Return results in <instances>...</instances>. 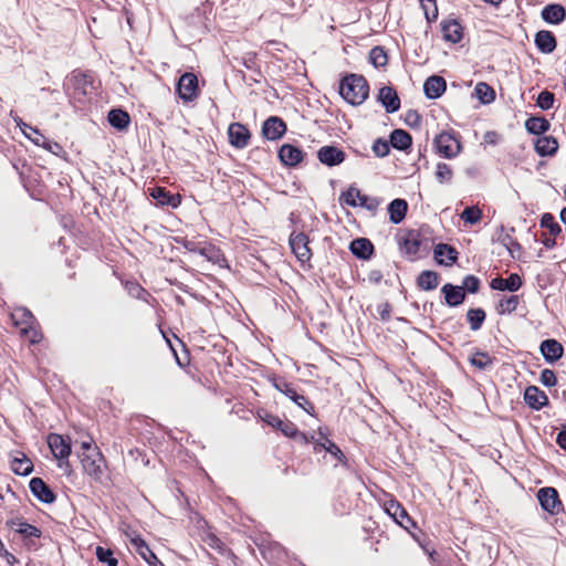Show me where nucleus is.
<instances>
[{
  "mask_svg": "<svg viewBox=\"0 0 566 566\" xmlns=\"http://www.w3.org/2000/svg\"><path fill=\"white\" fill-rule=\"evenodd\" d=\"M460 217L464 222L475 224L481 220L482 211L478 207H467Z\"/></svg>",
  "mask_w": 566,
  "mask_h": 566,
  "instance_id": "obj_49",
  "label": "nucleus"
},
{
  "mask_svg": "<svg viewBox=\"0 0 566 566\" xmlns=\"http://www.w3.org/2000/svg\"><path fill=\"white\" fill-rule=\"evenodd\" d=\"M411 143V136L403 129H395L390 134V145L396 149L406 150Z\"/></svg>",
  "mask_w": 566,
  "mask_h": 566,
  "instance_id": "obj_34",
  "label": "nucleus"
},
{
  "mask_svg": "<svg viewBox=\"0 0 566 566\" xmlns=\"http://www.w3.org/2000/svg\"><path fill=\"white\" fill-rule=\"evenodd\" d=\"M556 442L562 449L566 450V430L557 434Z\"/></svg>",
  "mask_w": 566,
  "mask_h": 566,
  "instance_id": "obj_64",
  "label": "nucleus"
},
{
  "mask_svg": "<svg viewBox=\"0 0 566 566\" xmlns=\"http://www.w3.org/2000/svg\"><path fill=\"white\" fill-rule=\"evenodd\" d=\"M441 292L444 295L446 303L451 307L461 305L465 300V292L463 291V287L451 283L444 284Z\"/></svg>",
  "mask_w": 566,
  "mask_h": 566,
  "instance_id": "obj_23",
  "label": "nucleus"
},
{
  "mask_svg": "<svg viewBox=\"0 0 566 566\" xmlns=\"http://www.w3.org/2000/svg\"><path fill=\"white\" fill-rule=\"evenodd\" d=\"M499 241L510 251L512 254L513 248L521 249L520 243H517L511 234L504 233V228H501V234L499 235Z\"/></svg>",
  "mask_w": 566,
  "mask_h": 566,
  "instance_id": "obj_57",
  "label": "nucleus"
},
{
  "mask_svg": "<svg viewBox=\"0 0 566 566\" xmlns=\"http://www.w3.org/2000/svg\"><path fill=\"white\" fill-rule=\"evenodd\" d=\"M203 542L211 548L222 552L223 551V543L222 541L214 534H207L203 537Z\"/></svg>",
  "mask_w": 566,
  "mask_h": 566,
  "instance_id": "obj_60",
  "label": "nucleus"
},
{
  "mask_svg": "<svg viewBox=\"0 0 566 566\" xmlns=\"http://www.w3.org/2000/svg\"><path fill=\"white\" fill-rule=\"evenodd\" d=\"M525 127L528 133L534 135H541L547 132L551 127V124L544 117H530L525 122Z\"/></svg>",
  "mask_w": 566,
  "mask_h": 566,
  "instance_id": "obj_36",
  "label": "nucleus"
},
{
  "mask_svg": "<svg viewBox=\"0 0 566 566\" xmlns=\"http://www.w3.org/2000/svg\"><path fill=\"white\" fill-rule=\"evenodd\" d=\"M48 444L53 455L59 460H65L71 454V444L57 433L49 434Z\"/></svg>",
  "mask_w": 566,
  "mask_h": 566,
  "instance_id": "obj_15",
  "label": "nucleus"
},
{
  "mask_svg": "<svg viewBox=\"0 0 566 566\" xmlns=\"http://www.w3.org/2000/svg\"><path fill=\"white\" fill-rule=\"evenodd\" d=\"M264 421L270 424L271 427L273 428H279V426L282 424V419H280L277 416H274V415H271V413H268L264 418Z\"/></svg>",
  "mask_w": 566,
  "mask_h": 566,
  "instance_id": "obj_63",
  "label": "nucleus"
},
{
  "mask_svg": "<svg viewBox=\"0 0 566 566\" xmlns=\"http://www.w3.org/2000/svg\"><path fill=\"white\" fill-rule=\"evenodd\" d=\"M490 285L493 290L515 292L522 286V279L518 274L512 273L506 279H493Z\"/></svg>",
  "mask_w": 566,
  "mask_h": 566,
  "instance_id": "obj_25",
  "label": "nucleus"
},
{
  "mask_svg": "<svg viewBox=\"0 0 566 566\" xmlns=\"http://www.w3.org/2000/svg\"><path fill=\"white\" fill-rule=\"evenodd\" d=\"M108 122L114 128L124 130L129 125L130 118L128 113L123 109H112L108 113Z\"/></svg>",
  "mask_w": 566,
  "mask_h": 566,
  "instance_id": "obj_35",
  "label": "nucleus"
},
{
  "mask_svg": "<svg viewBox=\"0 0 566 566\" xmlns=\"http://www.w3.org/2000/svg\"><path fill=\"white\" fill-rule=\"evenodd\" d=\"M316 446L322 447L338 460H340L344 457L342 450L333 441L324 437L322 433L319 440H316Z\"/></svg>",
  "mask_w": 566,
  "mask_h": 566,
  "instance_id": "obj_45",
  "label": "nucleus"
},
{
  "mask_svg": "<svg viewBox=\"0 0 566 566\" xmlns=\"http://www.w3.org/2000/svg\"><path fill=\"white\" fill-rule=\"evenodd\" d=\"M485 312L482 308H470L467 313V319L472 331H478L482 327L485 321Z\"/></svg>",
  "mask_w": 566,
  "mask_h": 566,
  "instance_id": "obj_40",
  "label": "nucleus"
},
{
  "mask_svg": "<svg viewBox=\"0 0 566 566\" xmlns=\"http://www.w3.org/2000/svg\"><path fill=\"white\" fill-rule=\"evenodd\" d=\"M458 252L446 243H439L434 248V258L439 264L450 265L457 260Z\"/></svg>",
  "mask_w": 566,
  "mask_h": 566,
  "instance_id": "obj_28",
  "label": "nucleus"
},
{
  "mask_svg": "<svg viewBox=\"0 0 566 566\" xmlns=\"http://www.w3.org/2000/svg\"><path fill=\"white\" fill-rule=\"evenodd\" d=\"M541 353L547 363H555L564 353L563 346L556 339H545L539 346Z\"/></svg>",
  "mask_w": 566,
  "mask_h": 566,
  "instance_id": "obj_22",
  "label": "nucleus"
},
{
  "mask_svg": "<svg viewBox=\"0 0 566 566\" xmlns=\"http://www.w3.org/2000/svg\"><path fill=\"white\" fill-rule=\"evenodd\" d=\"M303 151L291 144H284L279 150L281 161L286 166H296L303 160Z\"/></svg>",
  "mask_w": 566,
  "mask_h": 566,
  "instance_id": "obj_21",
  "label": "nucleus"
},
{
  "mask_svg": "<svg viewBox=\"0 0 566 566\" xmlns=\"http://www.w3.org/2000/svg\"><path fill=\"white\" fill-rule=\"evenodd\" d=\"M474 94L483 104H489L495 99L494 90L484 82H480L475 85Z\"/></svg>",
  "mask_w": 566,
  "mask_h": 566,
  "instance_id": "obj_38",
  "label": "nucleus"
},
{
  "mask_svg": "<svg viewBox=\"0 0 566 566\" xmlns=\"http://www.w3.org/2000/svg\"><path fill=\"white\" fill-rule=\"evenodd\" d=\"M22 133L25 137H28L32 143H34L38 146H41L45 149H50V142L46 139L45 136H43L38 128L32 127L29 125V127L22 128Z\"/></svg>",
  "mask_w": 566,
  "mask_h": 566,
  "instance_id": "obj_39",
  "label": "nucleus"
},
{
  "mask_svg": "<svg viewBox=\"0 0 566 566\" xmlns=\"http://www.w3.org/2000/svg\"><path fill=\"white\" fill-rule=\"evenodd\" d=\"M453 177L451 167L446 163H438L436 167V178L440 184L450 182Z\"/></svg>",
  "mask_w": 566,
  "mask_h": 566,
  "instance_id": "obj_47",
  "label": "nucleus"
},
{
  "mask_svg": "<svg viewBox=\"0 0 566 566\" xmlns=\"http://www.w3.org/2000/svg\"><path fill=\"white\" fill-rule=\"evenodd\" d=\"M421 122V117L420 115L416 112V111H410L408 112L407 116H406V123L413 127V126H418Z\"/></svg>",
  "mask_w": 566,
  "mask_h": 566,
  "instance_id": "obj_61",
  "label": "nucleus"
},
{
  "mask_svg": "<svg viewBox=\"0 0 566 566\" xmlns=\"http://www.w3.org/2000/svg\"><path fill=\"white\" fill-rule=\"evenodd\" d=\"M369 61L376 67H382L387 65L388 57L385 50L381 46H375L370 50Z\"/></svg>",
  "mask_w": 566,
  "mask_h": 566,
  "instance_id": "obj_44",
  "label": "nucleus"
},
{
  "mask_svg": "<svg viewBox=\"0 0 566 566\" xmlns=\"http://www.w3.org/2000/svg\"><path fill=\"white\" fill-rule=\"evenodd\" d=\"M439 280L440 276L437 272L426 270L419 274L417 283L420 289L424 291H432L439 285Z\"/></svg>",
  "mask_w": 566,
  "mask_h": 566,
  "instance_id": "obj_33",
  "label": "nucleus"
},
{
  "mask_svg": "<svg viewBox=\"0 0 566 566\" xmlns=\"http://www.w3.org/2000/svg\"><path fill=\"white\" fill-rule=\"evenodd\" d=\"M176 91L185 102H192L199 95L198 78L193 73L187 72L179 77Z\"/></svg>",
  "mask_w": 566,
  "mask_h": 566,
  "instance_id": "obj_3",
  "label": "nucleus"
},
{
  "mask_svg": "<svg viewBox=\"0 0 566 566\" xmlns=\"http://www.w3.org/2000/svg\"><path fill=\"white\" fill-rule=\"evenodd\" d=\"M537 499L542 509L549 514H558L563 510L558 492L554 488H542L537 492Z\"/></svg>",
  "mask_w": 566,
  "mask_h": 566,
  "instance_id": "obj_6",
  "label": "nucleus"
},
{
  "mask_svg": "<svg viewBox=\"0 0 566 566\" xmlns=\"http://www.w3.org/2000/svg\"><path fill=\"white\" fill-rule=\"evenodd\" d=\"M408 203L403 199H395L388 206L389 220L394 224L400 223L407 213Z\"/></svg>",
  "mask_w": 566,
  "mask_h": 566,
  "instance_id": "obj_30",
  "label": "nucleus"
},
{
  "mask_svg": "<svg viewBox=\"0 0 566 566\" xmlns=\"http://www.w3.org/2000/svg\"><path fill=\"white\" fill-rule=\"evenodd\" d=\"M542 19L551 24H559L566 18V9L562 4L552 3L543 8Z\"/></svg>",
  "mask_w": 566,
  "mask_h": 566,
  "instance_id": "obj_24",
  "label": "nucleus"
},
{
  "mask_svg": "<svg viewBox=\"0 0 566 566\" xmlns=\"http://www.w3.org/2000/svg\"><path fill=\"white\" fill-rule=\"evenodd\" d=\"M470 363L474 367L483 370L493 365V359L490 357L489 354L483 353V352H478L471 357Z\"/></svg>",
  "mask_w": 566,
  "mask_h": 566,
  "instance_id": "obj_46",
  "label": "nucleus"
},
{
  "mask_svg": "<svg viewBox=\"0 0 566 566\" xmlns=\"http://www.w3.org/2000/svg\"><path fill=\"white\" fill-rule=\"evenodd\" d=\"M289 243L292 252L301 263H305L311 260L312 251L308 247L310 240L304 232L293 231L290 234Z\"/></svg>",
  "mask_w": 566,
  "mask_h": 566,
  "instance_id": "obj_4",
  "label": "nucleus"
},
{
  "mask_svg": "<svg viewBox=\"0 0 566 566\" xmlns=\"http://www.w3.org/2000/svg\"><path fill=\"white\" fill-rule=\"evenodd\" d=\"M447 88L446 80L439 75L428 77L423 84V92L430 99L440 97Z\"/></svg>",
  "mask_w": 566,
  "mask_h": 566,
  "instance_id": "obj_20",
  "label": "nucleus"
},
{
  "mask_svg": "<svg viewBox=\"0 0 566 566\" xmlns=\"http://www.w3.org/2000/svg\"><path fill=\"white\" fill-rule=\"evenodd\" d=\"M104 462V457L98 449H91V454L81 455L83 470L94 480H101Z\"/></svg>",
  "mask_w": 566,
  "mask_h": 566,
  "instance_id": "obj_5",
  "label": "nucleus"
},
{
  "mask_svg": "<svg viewBox=\"0 0 566 566\" xmlns=\"http://www.w3.org/2000/svg\"><path fill=\"white\" fill-rule=\"evenodd\" d=\"M357 203L358 206L374 212L377 210L380 202L377 198L368 197L359 191V196H357Z\"/></svg>",
  "mask_w": 566,
  "mask_h": 566,
  "instance_id": "obj_50",
  "label": "nucleus"
},
{
  "mask_svg": "<svg viewBox=\"0 0 566 566\" xmlns=\"http://www.w3.org/2000/svg\"><path fill=\"white\" fill-rule=\"evenodd\" d=\"M229 142L235 148H244L249 145L251 134L241 123H232L228 128Z\"/></svg>",
  "mask_w": 566,
  "mask_h": 566,
  "instance_id": "obj_11",
  "label": "nucleus"
},
{
  "mask_svg": "<svg viewBox=\"0 0 566 566\" xmlns=\"http://www.w3.org/2000/svg\"><path fill=\"white\" fill-rule=\"evenodd\" d=\"M349 250L358 259L368 260L374 252V245L368 239L358 238L350 242Z\"/></svg>",
  "mask_w": 566,
  "mask_h": 566,
  "instance_id": "obj_26",
  "label": "nucleus"
},
{
  "mask_svg": "<svg viewBox=\"0 0 566 566\" xmlns=\"http://www.w3.org/2000/svg\"><path fill=\"white\" fill-rule=\"evenodd\" d=\"M373 151L377 157H386L390 151L389 143L385 139L378 138L373 145Z\"/></svg>",
  "mask_w": 566,
  "mask_h": 566,
  "instance_id": "obj_58",
  "label": "nucleus"
},
{
  "mask_svg": "<svg viewBox=\"0 0 566 566\" xmlns=\"http://www.w3.org/2000/svg\"><path fill=\"white\" fill-rule=\"evenodd\" d=\"M460 287H463L464 292L476 293L480 289V280L474 275H467Z\"/></svg>",
  "mask_w": 566,
  "mask_h": 566,
  "instance_id": "obj_55",
  "label": "nucleus"
},
{
  "mask_svg": "<svg viewBox=\"0 0 566 566\" xmlns=\"http://www.w3.org/2000/svg\"><path fill=\"white\" fill-rule=\"evenodd\" d=\"M339 93L352 105H360L368 97L369 85L363 75L349 74L342 80Z\"/></svg>",
  "mask_w": 566,
  "mask_h": 566,
  "instance_id": "obj_1",
  "label": "nucleus"
},
{
  "mask_svg": "<svg viewBox=\"0 0 566 566\" xmlns=\"http://www.w3.org/2000/svg\"><path fill=\"white\" fill-rule=\"evenodd\" d=\"M95 554L98 562L106 564L107 566H118V560L114 556L112 549L97 546Z\"/></svg>",
  "mask_w": 566,
  "mask_h": 566,
  "instance_id": "obj_42",
  "label": "nucleus"
},
{
  "mask_svg": "<svg viewBox=\"0 0 566 566\" xmlns=\"http://www.w3.org/2000/svg\"><path fill=\"white\" fill-rule=\"evenodd\" d=\"M135 546L137 553L145 559L147 557H154L153 551L148 547L144 539L140 537L134 538L132 541Z\"/></svg>",
  "mask_w": 566,
  "mask_h": 566,
  "instance_id": "obj_56",
  "label": "nucleus"
},
{
  "mask_svg": "<svg viewBox=\"0 0 566 566\" xmlns=\"http://www.w3.org/2000/svg\"><path fill=\"white\" fill-rule=\"evenodd\" d=\"M150 196L160 205L163 206H169L172 208H176L180 200L169 193L165 188L163 187H154L150 189Z\"/></svg>",
  "mask_w": 566,
  "mask_h": 566,
  "instance_id": "obj_32",
  "label": "nucleus"
},
{
  "mask_svg": "<svg viewBox=\"0 0 566 566\" xmlns=\"http://www.w3.org/2000/svg\"><path fill=\"white\" fill-rule=\"evenodd\" d=\"M554 94L549 91H543L538 94L536 104L539 108L547 111L554 105Z\"/></svg>",
  "mask_w": 566,
  "mask_h": 566,
  "instance_id": "obj_53",
  "label": "nucleus"
},
{
  "mask_svg": "<svg viewBox=\"0 0 566 566\" xmlns=\"http://www.w3.org/2000/svg\"><path fill=\"white\" fill-rule=\"evenodd\" d=\"M378 101L382 104L387 113H395L400 107V98L391 86H384L379 90Z\"/></svg>",
  "mask_w": 566,
  "mask_h": 566,
  "instance_id": "obj_18",
  "label": "nucleus"
},
{
  "mask_svg": "<svg viewBox=\"0 0 566 566\" xmlns=\"http://www.w3.org/2000/svg\"><path fill=\"white\" fill-rule=\"evenodd\" d=\"M434 144L438 153L446 158L455 157L461 149L459 140L450 133H441L438 135L434 138Z\"/></svg>",
  "mask_w": 566,
  "mask_h": 566,
  "instance_id": "obj_8",
  "label": "nucleus"
},
{
  "mask_svg": "<svg viewBox=\"0 0 566 566\" xmlns=\"http://www.w3.org/2000/svg\"><path fill=\"white\" fill-rule=\"evenodd\" d=\"M520 298L517 295H511L500 301L497 311L500 314L512 313L516 310Z\"/></svg>",
  "mask_w": 566,
  "mask_h": 566,
  "instance_id": "obj_48",
  "label": "nucleus"
},
{
  "mask_svg": "<svg viewBox=\"0 0 566 566\" xmlns=\"http://www.w3.org/2000/svg\"><path fill=\"white\" fill-rule=\"evenodd\" d=\"M386 511L405 530H409V526H415V522L410 518L406 509L399 502L394 500L387 502Z\"/></svg>",
  "mask_w": 566,
  "mask_h": 566,
  "instance_id": "obj_14",
  "label": "nucleus"
},
{
  "mask_svg": "<svg viewBox=\"0 0 566 566\" xmlns=\"http://www.w3.org/2000/svg\"><path fill=\"white\" fill-rule=\"evenodd\" d=\"M357 196H359V189L352 186L347 189V191H345L340 195L339 200H340V202H343L347 206L357 207L358 206Z\"/></svg>",
  "mask_w": 566,
  "mask_h": 566,
  "instance_id": "obj_52",
  "label": "nucleus"
},
{
  "mask_svg": "<svg viewBox=\"0 0 566 566\" xmlns=\"http://www.w3.org/2000/svg\"><path fill=\"white\" fill-rule=\"evenodd\" d=\"M541 226L543 228H547L553 235H556L562 231L560 226L555 221L551 213L543 214L541 219Z\"/></svg>",
  "mask_w": 566,
  "mask_h": 566,
  "instance_id": "obj_54",
  "label": "nucleus"
},
{
  "mask_svg": "<svg viewBox=\"0 0 566 566\" xmlns=\"http://www.w3.org/2000/svg\"><path fill=\"white\" fill-rule=\"evenodd\" d=\"M11 319L30 343L35 344L41 340L40 332L33 326L35 318L29 310L23 307L14 310L11 313Z\"/></svg>",
  "mask_w": 566,
  "mask_h": 566,
  "instance_id": "obj_2",
  "label": "nucleus"
},
{
  "mask_svg": "<svg viewBox=\"0 0 566 566\" xmlns=\"http://www.w3.org/2000/svg\"><path fill=\"white\" fill-rule=\"evenodd\" d=\"M21 458H14L11 462V469L15 474L28 475L33 470V464L24 454Z\"/></svg>",
  "mask_w": 566,
  "mask_h": 566,
  "instance_id": "obj_37",
  "label": "nucleus"
},
{
  "mask_svg": "<svg viewBox=\"0 0 566 566\" xmlns=\"http://www.w3.org/2000/svg\"><path fill=\"white\" fill-rule=\"evenodd\" d=\"M66 91L73 90L75 95L86 96L93 87L92 80L88 75L73 72L65 83Z\"/></svg>",
  "mask_w": 566,
  "mask_h": 566,
  "instance_id": "obj_10",
  "label": "nucleus"
},
{
  "mask_svg": "<svg viewBox=\"0 0 566 566\" xmlns=\"http://www.w3.org/2000/svg\"><path fill=\"white\" fill-rule=\"evenodd\" d=\"M443 38L451 43H458L462 39V27L457 20H447L441 23Z\"/></svg>",
  "mask_w": 566,
  "mask_h": 566,
  "instance_id": "obj_27",
  "label": "nucleus"
},
{
  "mask_svg": "<svg viewBox=\"0 0 566 566\" xmlns=\"http://www.w3.org/2000/svg\"><path fill=\"white\" fill-rule=\"evenodd\" d=\"M317 158L322 164L333 167L342 164L345 160L346 155L338 147L328 145L318 149Z\"/></svg>",
  "mask_w": 566,
  "mask_h": 566,
  "instance_id": "obj_12",
  "label": "nucleus"
},
{
  "mask_svg": "<svg viewBox=\"0 0 566 566\" xmlns=\"http://www.w3.org/2000/svg\"><path fill=\"white\" fill-rule=\"evenodd\" d=\"M286 132V124L277 116L269 117L262 126V135L269 140L281 138Z\"/></svg>",
  "mask_w": 566,
  "mask_h": 566,
  "instance_id": "obj_13",
  "label": "nucleus"
},
{
  "mask_svg": "<svg viewBox=\"0 0 566 566\" xmlns=\"http://www.w3.org/2000/svg\"><path fill=\"white\" fill-rule=\"evenodd\" d=\"M274 387L289 397L293 402H295L298 407H301L306 412L311 413V410L314 409L313 405L307 400V398L296 391L292 384L287 382L284 379H279L274 381Z\"/></svg>",
  "mask_w": 566,
  "mask_h": 566,
  "instance_id": "obj_7",
  "label": "nucleus"
},
{
  "mask_svg": "<svg viewBox=\"0 0 566 566\" xmlns=\"http://www.w3.org/2000/svg\"><path fill=\"white\" fill-rule=\"evenodd\" d=\"M420 2L428 22L434 21L438 18L436 0H420Z\"/></svg>",
  "mask_w": 566,
  "mask_h": 566,
  "instance_id": "obj_51",
  "label": "nucleus"
},
{
  "mask_svg": "<svg viewBox=\"0 0 566 566\" xmlns=\"http://www.w3.org/2000/svg\"><path fill=\"white\" fill-rule=\"evenodd\" d=\"M29 486L32 494L41 502L50 504L55 501L53 491L41 478L31 479Z\"/></svg>",
  "mask_w": 566,
  "mask_h": 566,
  "instance_id": "obj_16",
  "label": "nucleus"
},
{
  "mask_svg": "<svg viewBox=\"0 0 566 566\" xmlns=\"http://www.w3.org/2000/svg\"><path fill=\"white\" fill-rule=\"evenodd\" d=\"M557 149L558 143L556 138L552 136L539 137L535 143V150L542 157L552 156L557 151Z\"/></svg>",
  "mask_w": 566,
  "mask_h": 566,
  "instance_id": "obj_31",
  "label": "nucleus"
},
{
  "mask_svg": "<svg viewBox=\"0 0 566 566\" xmlns=\"http://www.w3.org/2000/svg\"><path fill=\"white\" fill-rule=\"evenodd\" d=\"M281 430L286 437H292L295 439H300L304 442H308L307 436L303 432H298L295 424L291 421H282V424L277 428Z\"/></svg>",
  "mask_w": 566,
  "mask_h": 566,
  "instance_id": "obj_41",
  "label": "nucleus"
},
{
  "mask_svg": "<svg viewBox=\"0 0 566 566\" xmlns=\"http://www.w3.org/2000/svg\"><path fill=\"white\" fill-rule=\"evenodd\" d=\"M398 242L401 253L408 256H415L420 251L422 240L418 231L410 230L400 235Z\"/></svg>",
  "mask_w": 566,
  "mask_h": 566,
  "instance_id": "obj_9",
  "label": "nucleus"
},
{
  "mask_svg": "<svg viewBox=\"0 0 566 566\" xmlns=\"http://www.w3.org/2000/svg\"><path fill=\"white\" fill-rule=\"evenodd\" d=\"M8 525L17 533L21 534L30 544H34L33 539L41 536V531L21 518H12L8 521Z\"/></svg>",
  "mask_w": 566,
  "mask_h": 566,
  "instance_id": "obj_17",
  "label": "nucleus"
},
{
  "mask_svg": "<svg viewBox=\"0 0 566 566\" xmlns=\"http://www.w3.org/2000/svg\"><path fill=\"white\" fill-rule=\"evenodd\" d=\"M128 293L135 297H140L145 290L138 283L127 284Z\"/></svg>",
  "mask_w": 566,
  "mask_h": 566,
  "instance_id": "obj_62",
  "label": "nucleus"
},
{
  "mask_svg": "<svg viewBox=\"0 0 566 566\" xmlns=\"http://www.w3.org/2000/svg\"><path fill=\"white\" fill-rule=\"evenodd\" d=\"M524 400L534 410H541L548 403L546 394L536 386H528L525 389Z\"/></svg>",
  "mask_w": 566,
  "mask_h": 566,
  "instance_id": "obj_19",
  "label": "nucleus"
},
{
  "mask_svg": "<svg viewBox=\"0 0 566 566\" xmlns=\"http://www.w3.org/2000/svg\"><path fill=\"white\" fill-rule=\"evenodd\" d=\"M197 253H199L200 255L205 256L208 261H211L213 263L219 262L221 258L220 250L209 243H205L203 245L199 244Z\"/></svg>",
  "mask_w": 566,
  "mask_h": 566,
  "instance_id": "obj_43",
  "label": "nucleus"
},
{
  "mask_svg": "<svg viewBox=\"0 0 566 566\" xmlns=\"http://www.w3.org/2000/svg\"><path fill=\"white\" fill-rule=\"evenodd\" d=\"M535 44L543 53H552L556 49V39L551 31L542 30L535 35Z\"/></svg>",
  "mask_w": 566,
  "mask_h": 566,
  "instance_id": "obj_29",
  "label": "nucleus"
},
{
  "mask_svg": "<svg viewBox=\"0 0 566 566\" xmlns=\"http://www.w3.org/2000/svg\"><path fill=\"white\" fill-rule=\"evenodd\" d=\"M539 380L545 387H553L557 382L555 373L547 368L542 370Z\"/></svg>",
  "mask_w": 566,
  "mask_h": 566,
  "instance_id": "obj_59",
  "label": "nucleus"
}]
</instances>
